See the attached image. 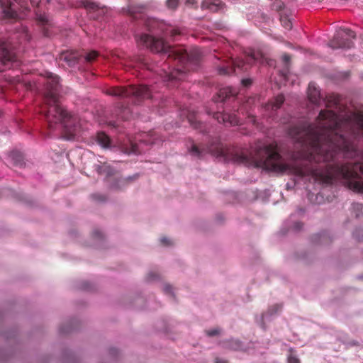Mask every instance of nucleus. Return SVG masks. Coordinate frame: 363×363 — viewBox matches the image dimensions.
Wrapping results in <instances>:
<instances>
[{"label":"nucleus","mask_w":363,"mask_h":363,"mask_svg":"<svg viewBox=\"0 0 363 363\" xmlns=\"http://www.w3.org/2000/svg\"><path fill=\"white\" fill-rule=\"evenodd\" d=\"M302 225H303V224H302L301 223H299V222H298V223H296L295 224V226H294V227H295V228H296V229L299 230V229H301V228Z\"/></svg>","instance_id":"nucleus-39"},{"label":"nucleus","mask_w":363,"mask_h":363,"mask_svg":"<svg viewBox=\"0 0 363 363\" xmlns=\"http://www.w3.org/2000/svg\"><path fill=\"white\" fill-rule=\"evenodd\" d=\"M179 5V0H167L166 6L172 11H175Z\"/></svg>","instance_id":"nucleus-24"},{"label":"nucleus","mask_w":363,"mask_h":363,"mask_svg":"<svg viewBox=\"0 0 363 363\" xmlns=\"http://www.w3.org/2000/svg\"><path fill=\"white\" fill-rule=\"evenodd\" d=\"M291 60V57L289 55L285 53L282 55V60L286 63H289Z\"/></svg>","instance_id":"nucleus-32"},{"label":"nucleus","mask_w":363,"mask_h":363,"mask_svg":"<svg viewBox=\"0 0 363 363\" xmlns=\"http://www.w3.org/2000/svg\"><path fill=\"white\" fill-rule=\"evenodd\" d=\"M242 84L245 86H248L252 84V80L250 79H244L242 80Z\"/></svg>","instance_id":"nucleus-33"},{"label":"nucleus","mask_w":363,"mask_h":363,"mask_svg":"<svg viewBox=\"0 0 363 363\" xmlns=\"http://www.w3.org/2000/svg\"><path fill=\"white\" fill-rule=\"evenodd\" d=\"M213 118L219 123L230 125H237L240 123L236 114H229L225 112H216L213 114Z\"/></svg>","instance_id":"nucleus-10"},{"label":"nucleus","mask_w":363,"mask_h":363,"mask_svg":"<svg viewBox=\"0 0 363 363\" xmlns=\"http://www.w3.org/2000/svg\"><path fill=\"white\" fill-rule=\"evenodd\" d=\"M47 78L43 111L45 112L48 128L55 130L60 127L69 138L74 137L77 134L76 118L60 104V78L52 73H49Z\"/></svg>","instance_id":"nucleus-3"},{"label":"nucleus","mask_w":363,"mask_h":363,"mask_svg":"<svg viewBox=\"0 0 363 363\" xmlns=\"http://www.w3.org/2000/svg\"><path fill=\"white\" fill-rule=\"evenodd\" d=\"M215 363H228V362L226 360H224V359H220L219 358H216L215 359Z\"/></svg>","instance_id":"nucleus-38"},{"label":"nucleus","mask_w":363,"mask_h":363,"mask_svg":"<svg viewBox=\"0 0 363 363\" xmlns=\"http://www.w3.org/2000/svg\"><path fill=\"white\" fill-rule=\"evenodd\" d=\"M18 0H0V4L4 13L8 18H17L18 16V11L23 8V5Z\"/></svg>","instance_id":"nucleus-9"},{"label":"nucleus","mask_w":363,"mask_h":363,"mask_svg":"<svg viewBox=\"0 0 363 363\" xmlns=\"http://www.w3.org/2000/svg\"><path fill=\"white\" fill-rule=\"evenodd\" d=\"M289 135L300 147L296 165L286 163L274 143V172L311 176L321 184L343 180L349 189L363 193V114L355 125L333 111H320L315 123L289 128Z\"/></svg>","instance_id":"nucleus-1"},{"label":"nucleus","mask_w":363,"mask_h":363,"mask_svg":"<svg viewBox=\"0 0 363 363\" xmlns=\"http://www.w3.org/2000/svg\"><path fill=\"white\" fill-rule=\"evenodd\" d=\"M282 26L288 30H290L292 28V23L287 18H281Z\"/></svg>","instance_id":"nucleus-27"},{"label":"nucleus","mask_w":363,"mask_h":363,"mask_svg":"<svg viewBox=\"0 0 363 363\" xmlns=\"http://www.w3.org/2000/svg\"><path fill=\"white\" fill-rule=\"evenodd\" d=\"M160 242L164 246H170L173 244V242L167 237H163L160 239Z\"/></svg>","instance_id":"nucleus-29"},{"label":"nucleus","mask_w":363,"mask_h":363,"mask_svg":"<svg viewBox=\"0 0 363 363\" xmlns=\"http://www.w3.org/2000/svg\"><path fill=\"white\" fill-rule=\"evenodd\" d=\"M219 332L220 331L218 329H213V330H206V333L208 336L212 337V336L218 335Z\"/></svg>","instance_id":"nucleus-30"},{"label":"nucleus","mask_w":363,"mask_h":363,"mask_svg":"<svg viewBox=\"0 0 363 363\" xmlns=\"http://www.w3.org/2000/svg\"><path fill=\"white\" fill-rule=\"evenodd\" d=\"M287 362L288 363H301L300 359L296 355L295 352L292 348L289 350Z\"/></svg>","instance_id":"nucleus-19"},{"label":"nucleus","mask_w":363,"mask_h":363,"mask_svg":"<svg viewBox=\"0 0 363 363\" xmlns=\"http://www.w3.org/2000/svg\"><path fill=\"white\" fill-rule=\"evenodd\" d=\"M237 94L235 89L231 87H224L220 89L217 94L213 97L215 102H223L230 97H235Z\"/></svg>","instance_id":"nucleus-11"},{"label":"nucleus","mask_w":363,"mask_h":363,"mask_svg":"<svg viewBox=\"0 0 363 363\" xmlns=\"http://www.w3.org/2000/svg\"><path fill=\"white\" fill-rule=\"evenodd\" d=\"M284 101V96L283 94H279L276 96L274 100L271 102H269L265 105V108L267 110L277 111L279 109Z\"/></svg>","instance_id":"nucleus-15"},{"label":"nucleus","mask_w":363,"mask_h":363,"mask_svg":"<svg viewBox=\"0 0 363 363\" xmlns=\"http://www.w3.org/2000/svg\"><path fill=\"white\" fill-rule=\"evenodd\" d=\"M164 291L167 294L172 293V287L170 285H166L164 288Z\"/></svg>","instance_id":"nucleus-35"},{"label":"nucleus","mask_w":363,"mask_h":363,"mask_svg":"<svg viewBox=\"0 0 363 363\" xmlns=\"http://www.w3.org/2000/svg\"><path fill=\"white\" fill-rule=\"evenodd\" d=\"M224 4L220 0H203L201 3V9L209 10L211 12H217L222 9Z\"/></svg>","instance_id":"nucleus-14"},{"label":"nucleus","mask_w":363,"mask_h":363,"mask_svg":"<svg viewBox=\"0 0 363 363\" xmlns=\"http://www.w3.org/2000/svg\"><path fill=\"white\" fill-rule=\"evenodd\" d=\"M10 157L15 165L21 167L24 164L23 156L20 153L12 152Z\"/></svg>","instance_id":"nucleus-18"},{"label":"nucleus","mask_w":363,"mask_h":363,"mask_svg":"<svg viewBox=\"0 0 363 363\" xmlns=\"http://www.w3.org/2000/svg\"><path fill=\"white\" fill-rule=\"evenodd\" d=\"M43 33H44L45 36H48V37L50 36L48 30V29L46 28H43Z\"/></svg>","instance_id":"nucleus-40"},{"label":"nucleus","mask_w":363,"mask_h":363,"mask_svg":"<svg viewBox=\"0 0 363 363\" xmlns=\"http://www.w3.org/2000/svg\"><path fill=\"white\" fill-rule=\"evenodd\" d=\"M308 98L309 101L314 104H318L320 101V90L316 86V85L314 82H311L308 84Z\"/></svg>","instance_id":"nucleus-13"},{"label":"nucleus","mask_w":363,"mask_h":363,"mask_svg":"<svg viewBox=\"0 0 363 363\" xmlns=\"http://www.w3.org/2000/svg\"><path fill=\"white\" fill-rule=\"evenodd\" d=\"M36 18L38 21L43 26H49V19L45 14H41L36 13Z\"/></svg>","instance_id":"nucleus-20"},{"label":"nucleus","mask_w":363,"mask_h":363,"mask_svg":"<svg viewBox=\"0 0 363 363\" xmlns=\"http://www.w3.org/2000/svg\"><path fill=\"white\" fill-rule=\"evenodd\" d=\"M356 38L354 33L349 28L340 29L336 32L329 45L333 49H350L354 45L353 40Z\"/></svg>","instance_id":"nucleus-6"},{"label":"nucleus","mask_w":363,"mask_h":363,"mask_svg":"<svg viewBox=\"0 0 363 363\" xmlns=\"http://www.w3.org/2000/svg\"><path fill=\"white\" fill-rule=\"evenodd\" d=\"M16 59L11 43L6 40H0V72L11 69L13 64L16 62Z\"/></svg>","instance_id":"nucleus-7"},{"label":"nucleus","mask_w":363,"mask_h":363,"mask_svg":"<svg viewBox=\"0 0 363 363\" xmlns=\"http://www.w3.org/2000/svg\"><path fill=\"white\" fill-rule=\"evenodd\" d=\"M138 140L141 143H147V144H153L154 143L153 140L151 139L150 138H149V135H147V134H143V138H139Z\"/></svg>","instance_id":"nucleus-28"},{"label":"nucleus","mask_w":363,"mask_h":363,"mask_svg":"<svg viewBox=\"0 0 363 363\" xmlns=\"http://www.w3.org/2000/svg\"><path fill=\"white\" fill-rule=\"evenodd\" d=\"M227 347L233 350H239L242 347V344L238 340H232L228 343Z\"/></svg>","instance_id":"nucleus-23"},{"label":"nucleus","mask_w":363,"mask_h":363,"mask_svg":"<svg viewBox=\"0 0 363 363\" xmlns=\"http://www.w3.org/2000/svg\"><path fill=\"white\" fill-rule=\"evenodd\" d=\"M82 4H83V6L86 9L95 10V9H98V6L95 3L91 2V1H89L86 0L82 1Z\"/></svg>","instance_id":"nucleus-25"},{"label":"nucleus","mask_w":363,"mask_h":363,"mask_svg":"<svg viewBox=\"0 0 363 363\" xmlns=\"http://www.w3.org/2000/svg\"><path fill=\"white\" fill-rule=\"evenodd\" d=\"M264 55L260 50H250L246 56V60L242 59L230 60L225 64L220 65L218 68V72L220 75H230L236 72V69L240 71H247L249 65L252 62H262Z\"/></svg>","instance_id":"nucleus-4"},{"label":"nucleus","mask_w":363,"mask_h":363,"mask_svg":"<svg viewBox=\"0 0 363 363\" xmlns=\"http://www.w3.org/2000/svg\"><path fill=\"white\" fill-rule=\"evenodd\" d=\"M332 97L333 98V101H334V104L337 106L339 104V101H340L339 96H333Z\"/></svg>","instance_id":"nucleus-36"},{"label":"nucleus","mask_w":363,"mask_h":363,"mask_svg":"<svg viewBox=\"0 0 363 363\" xmlns=\"http://www.w3.org/2000/svg\"><path fill=\"white\" fill-rule=\"evenodd\" d=\"M97 142L104 147L108 146L110 143V139L107 135L104 133H99L96 137Z\"/></svg>","instance_id":"nucleus-16"},{"label":"nucleus","mask_w":363,"mask_h":363,"mask_svg":"<svg viewBox=\"0 0 363 363\" xmlns=\"http://www.w3.org/2000/svg\"><path fill=\"white\" fill-rule=\"evenodd\" d=\"M25 36H26L27 40H30V35L27 32L25 33Z\"/></svg>","instance_id":"nucleus-41"},{"label":"nucleus","mask_w":363,"mask_h":363,"mask_svg":"<svg viewBox=\"0 0 363 363\" xmlns=\"http://www.w3.org/2000/svg\"><path fill=\"white\" fill-rule=\"evenodd\" d=\"M135 38L140 45L145 46L154 52L168 54L169 58L177 60L181 64L182 68L174 69L169 72H164L162 77L165 82L184 79L186 72L191 69L190 66L198 65L201 58V52L198 48L187 52L186 50L173 48L163 39L156 38L148 34H142L139 38L135 35Z\"/></svg>","instance_id":"nucleus-2"},{"label":"nucleus","mask_w":363,"mask_h":363,"mask_svg":"<svg viewBox=\"0 0 363 363\" xmlns=\"http://www.w3.org/2000/svg\"><path fill=\"white\" fill-rule=\"evenodd\" d=\"M93 236L96 238H103L102 233L99 230H96L94 231Z\"/></svg>","instance_id":"nucleus-31"},{"label":"nucleus","mask_w":363,"mask_h":363,"mask_svg":"<svg viewBox=\"0 0 363 363\" xmlns=\"http://www.w3.org/2000/svg\"><path fill=\"white\" fill-rule=\"evenodd\" d=\"M187 118L189 123L194 128L202 131L203 124L197 120V117L194 114H189Z\"/></svg>","instance_id":"nucleus-17"},{"label":"nucleus","mask_w":363,"mask_h":363,"mask_svg":"<svg viewBox=\"0 0 363 363\" xmlns=\"http://www.w3.org/2000/svg\"><path fill=\"white\" fill-rule=\"evenodd\" d=\"M130 150L129 152H132L134 154H140L141 152V149L140 147V145L136 143L131 142L130 143Z\"/></svg>","instance_id":"nucleus-26"},{"label":"nucleus","mask_w":363,"mask_h":363,"mask_svg":"<svg viewBox=\"0 0 363 363\" xmlns=\"http://www.w3.org/2000/svg\"><path fill=\"white\" fill-rule=\"evenodd\" d=\"M145 25L149 31H155L157 33H161L165 36H170L172 38H175L177 35L181 34V31L179 28H173L162 21H159L155 19L148 18L145 21Z\"/></svg>","instance_id":"nucleus-8"},{"label":"nucleus","mask_w":363,"mask_h":363,"mask_svg":"<svg viewBox=\"0 0 363 363\" xmlns=\"http://www.w3.org/2000/svg\"><path fill=\"white\" fill-rule=\"evenodd\" d=\"M197 4L196 0H185V4L187 6H194Z\"/></svg>","instance_id":"nucleus-34"},{"label":"nucleus","mask_w":363,"mask_h":363,"mask_svg":"<svg viewBox=\"0 0 363 363\" xmlns=\"http://www.w3.org/2000/svg\"><path fill=\"white\" fill-rule=\"evenodd\" d=\"M110 96L132 98L135 103L152 97L150 89L145 85L129 86H113L106 90Z\"/></svg>","instance_id":"nucleus-5"},{"label":"nucleus","mask_w":363,"mask_h":363,"mask_svg":"<svg viewBox=\"0 0 363 363\" xmlns=\"http://www.w3.org/2000/svg\"><path fill=\"white\" fill-rule=\"evenodd\" d=\"M98 56L99 53L95 50H92L89 52L85 55L84 59L87 62H92L97 58Z\"/></svg>","instance_id":"nucleus-22"},{"label":"nucleus","mask_w":363,"mask_h":363,"mask_svg":"<svg viewBox=\"0 0 363 363\" xmlns=\"http://www.w3.org/2000/svg\"><path fill=\"white\" fill-rule=\"evenodd\" d=\"M80 56L77 51H67L61 55L60 60L72 67L78 63Z\"/></svg>","instance_id":"nucleus-12"},{"label":"nucleus","mask_w":363,"mask_h":363,"mask_svg":"<svg viewBox=\"0 0 363 363\" xmlns=\"http://www.w3.org/2000/svg\"><path fill=\"white\" fill-rule=\"evenodd\" d=\"M30 1L33 6H38L40 0H30Z\"/></svg>","instance_id":"nucleus-37"},{"label":"nucleus","mask_w":363,"mask_h":363,"mask_svg":"<svg viewBox=\"0 0 363 363\" xmlns=\"http://www.w3.org/2000/svg\"><path fill=\"white\" fill-rule=\"evenodd\" d=\"M314 240H317L320 244H326L329 242V238H328V235L326 233H323L320 235H315L313 237Z\"/></svg>","instance_id":"nucleus-21"}]
</instances>
